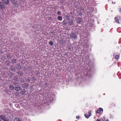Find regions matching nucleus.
<instances>
[{
    "instance_id": "f257e3e1",
    "label": "nucleus",
    "mask_w": 121,
    "mask_h": 121,
    "mask_svg": "<svg viewBox=\"0 0 121 121\" xmlns=\"http://www.w3.org/2000/svg\"><path fill=\"white\" fill-rule=\"evenodd\" d=\"M91 115V111H89L88 113L85 114V116L86 118H88Z\"/></svg>"
},
{
    "instance_id": "f03ea898",
    "label": "nucleus",
    "mask_w": 121,
    "mask_h": 121,
    "mask_svg": "<svg viewBox=\"0 0 121 121\" xmlns=\"http://www.w3.org/2000/svg\"><path fill=\"white\" fill-rule=\"evenodd\" d=\"M71 38L73 40L75 41L76 40V38L77 37V36L75 34H71Z\"/></svg>"
},
{
    "instance_id": "7ed1b4c3",
    "label": "nucleus",
    "mask_w": 121,
    "mask_h": 121,
    "mask_svg": "<svg viewBox=\"0 0 121 121\" xmlns=\"http://www.w3.org/2000/svg\"><path fill=\"white\" fill-rule=\"evenodd\" d=\"M0 118L4 121H6L7 120V119L4 115L0 116Z\"/></svg>"
},
{
    "instance_id": "20e7f679",
    "label": "nucleus",
    "mask_w": 121,
    "mask_h": 121,
    "mask_svg": "<svg viewBox=\"0 0 121 121\" xmlns=\"http://www.w3.org/2000/svg\"><path fill=\"white\" fill-rule=\"evenodd\" d=\"M5 7V5L3 3L1 2H0V8L2 9H4Z\"/></svg>"
},
{
    "instance_id": "39448f33",
    "label": "nucleus",
    "mask_w": 121,
    "mask_h": 121,
    "mask_svg": "<svg viewBox=\"0 0 121 121\" xmlns=\"http://www.w3.org/2000/svg\"><path fill=\"white\" fill-rule=\"evenodd\" d=\"M26 91L24 89L21 90L20 91V93L22 95H24Z\"/></svg>"
},
{
    "instance_id": "423d86ee",
    "label": "nucleus",
    "mask_w": 121,
    "mask_h": 121,
    "mask_svg": "<svg viewBox=\"0 0 121 121\" xmlns=\"http://www.w3.org/2000/svg\"><path fill=\"white\" fill-rule=\"evenodd\" d=\"M73 22L72 20H70L69 21V24L70 25H71L73 24Z\"/></svg>"
},
{
    "instance_id": "0eeeda50",
    "label": "nucleus",
    "mask_w": 121,
    "mask_h": 121,
    "mask_svg": "<svg viewBox=\"0 0 121 121\" xmlns=\"http://www.w3.org/2000/svg\"><path fill=\"white\" fill-rule=\"evenodd\" d=\"M15 90L16 91H19L20 90L21 88L20 86H18L17 87H15Z\"/></svg>"
},
{
    "instance_id": "6e6552de",
    "label": "nucleus",
    "mask_w": 121,
    "mask_h": 121,
    "mask_svg": "<svg viewBox=\"0 0 121 121\" xmlns=\"http://www.w3.org/2000/svg\"><path fill=\"white\" fill-rule=\"evenodd\" d=\"M117 18L116 17H115V19L116 20L115 22H116L118 23V24H120V23L119 22V20L117 19Z\"/></svg>"
},
{
    "instance_id": "1a4fd4ad",
    "label": "nucleus",
    "mask_w": 121,
    "mask_h": 121,
    "mask_svg": "<svg viewBox=\"0 0 121 121\" xmlns=\"http://www.w3.org/2000/svg\"><path fill=\"white\" fill-rule=\"evenodd\" d=\"M4 3L8 4L9 3L8 0H2Z\"/></svg>"
},
{
    "instance_id": "9d476101",
    "label": "nucleus",
    "mask_w": 121,
    "mask_h": 121,
    "mask_svg": "<svg viewBox=\"0 0 121 121\" xmlns=\"http://www.w3.org/2000/svg\"><path fill=\"white\" fill-rule=\"evenodd\" d=\"M14 121H20V120L19 118L18 117L15 118L14 119Z\"/></svg>"
},
{
    "instance_id": "9b49d317",
    "label": "nucleus",
    "mask_w": 121,
    "mask_h": 121,
    "mask_svg": "<svg viewBox=\"0 0 121 121\" xmlns=\"http://www.w3.org/2000/svg\"><path fill=\"white\" fill-rule=\"evenodd\" d=\"M57 19L60 21H61L62 20V18L60 16H58L57 17Z\"/></svg>"
},
{
    "instance_id": "f8f14e48",
    "label": "nucleus",
    "mask_w": 121,
    "mask_h": 121,
    "mask_svg": "<svg viewBox=\"0 0 121 121\" xmlns=\"http://www.w3.org/2000/svg\"><path fill=\"white\" fill-rule=\"evenodd\" d=\"M9 88L11 90H13L14 89V86H13L11 85L10 86Z\"/></svg>"
},
{
    "instance_id": "ddd939ff",
    "label": "nucleus",
    "mask_w": 121,
    "mask_h": 121,
    "mask_svg": "<svg viewBox=\"0 0 121 121\" xmlns=\"http://www.w3.org/2000/svg\"><path fill=\"white\" fill-rule=\"evenodd\" d=\"M77 22L78 23H80L81 22V18H78L77 19Z\"/></svg>"
},
{
    "instance_id": "4468645a",
    "label": "nucleus",
    "mask_w": 121,
    "mask_h": 121,
    "mask_svg": "<svg viewBox=\"0 0 121 121\" xmlns=\"http://www.w3.org/2000/svg\"><path fill=\"white\" fill-rule=\"evenodd\" d=\"M16 59H13L12 60V62L13 63H13L16 62Z\"/></svg>"
},
{
    "instance_id": "2eb2a0df",
    "label": "nucleus",
    "mask_w": 121,
    "mask_h": 121,
    "mask_svg": "<svg viewBox=\"0 0 121 121\" xmlns=\"http://www.w3.org/2000/svg\"><path fill=\"white\" fill-rule=\"evenodd\" d=\"M11 62L9 61H6V64L7 65H10V64Z\"/></svg>"
},
{
    "instance_id": "dca6fc26",
    "label": "nucleus",
    "mask_w": 121,
    "mask_h": 121,
    "mask_svg": "<svg viewBox=\"0 0 121 121\" xmlns=\"http://www.w3.org/2000/svg\"><path fill=\"white\" fill-rule=\"evenodd\" d=\"M7 57L8 58H10L12 57V56L11 55L9 54L7 55Z\"/></svg>"
},
{
    "instance_id": "f3484780",
    "label": "nucleus",
    "mask_w": 121,
    "mask_h": 121,
    "mask_svg": "<svg viewBox=\"0 0 121 121\" xmlns=\"http://www.w3.org/2000/svg\"><path fill=\"white\" fill-rule=\"evenodd\" d=\"M60 44L63 45L65 43L62 40H61V41H60Z\"/></svg>"
},
{
    "instance_id": "a211bd4d",
    "label": "nucleus",
    "mask_w": 121,
    "mask_h": 121,
    "mask_svg": "<svg viewBox=\"0 0 121 121\" xmlns=\"http://www.w3.org/2000/svg\"><path fill=\"white\" fill-rule=\"evenodd\" d=\"M49 44L51 46H52L53 45V43L52 41H49Z\"/></svg>"
},
{
    "instance_id": "6ab92c4d",
    "label": "nucleus",
    "mask_w": 121,
    "mask_h": 121,
    "mask_svg": "<svg viewBox=\"0 0 121 121\" xmlns=\"http://www.w3.org/2000/svg\"><path fill=\"white\" fill-rule=\"evenodd\" d=\"M115 58L116 59H118L119 58V56L118 55H116L115 56Z\"/></svg>"
},
{
    "instance_id": "aec40b11",
    "label": "nucleus",
    "mask_w": 121,
    "mask_h": 121,
    "mask_svg": "<svg viewBox=\"0 0 121 121\" xmlns=\"http://www.w3.org/2000/svg\"><path fill=\"white\" fill-rule=\"evenodd\" d=\"M19 95V93L18 92H16L15 93V95L17 96H18Z\"/></svg>"
},
{
    "instance_id": "412c9836",
    "label": "nucleus",
    "mask_w": 121,
    "mask_h": 121,
    "mask_svg": "<svg viewBox=\"0 0 121 121\" xmlns=\"http://www.w3.org/2000/svg\"><path fill=\"white\" fill-rule=\"evenodd\" d=\"M100 112L101 111H103V109L101 108H99V109Z\"/></svg>"
},
{
    "instance_id": "4be33fe9",
    "label": "nucleus",
    "mask_w": 121,
    "mask_h": 121,
    "mask_svg": "<svg viewBox=\"0 0 121 121\" xmlns=\"http://www.w3.org/2000/svg\"><path fill=\"white\" fill-rule=\"evenodd\" d=\"M57 13L58 15H60L61 13L60 12V11H58L57 12Z\"/></svg>"
},
{
    "instance_id": "5701e85b",
    "label": "nucleus",
    "mask_w": 121,
    "mask_h": 121,
    "mask_svg": "<svg viewBox=\"0 0 121 121\" xmlns=\"http://www.w3.org/2000/svg\"><path fill=\"white\" fill-rule=\"evenodd\" d=\"M96 112V113H99L100 112L99 109L97 110V111Z\"/></svg>"
},
{
    "instance_id": "b1692460",
    "label": "nucleus",
    "mask_w": 121,
    "mask_h": 121,
    "mask_svg": "<svg viewBox=\"0 0 121 121\" xmlns=\"http://www.w3.org/2000/svg\"><path fill=\"white\" fill-rule=\"evenodd\" d=\"M18 68H17L18 69H20L21 68V66L19 65H18Z\"/></svg>"
},
{
    "instance_id": "393cba45",
    "label": "nucleus",
    "mask_w": 121,
    "mask_h": 121,
    "mask_svg": "<svg viewBox=\"0 0 121 121\" xmlns=\"http://www.w3.org/2000/svg\"><path fill=\"white\" fill-rule=\"evenodd\" d=\"M65 21H64L62 22L63 24V25H65L66 24Z\"/></svg>"
},
{
    "instance_id": "a878e982",
    "label": "nucleus",
    "mask_w": 121,
    "mask_h": 121,
    "mask_svg": "<svg viewBox=\"0 0 121 121\" xmlns=\"http://www.w3.org/2000/svg\"><path fill=\"white\" fill-rule=\"evenodd\" d=\"M76 118L77 119H79V116H77L76 117Z\"/></svg>"
},
{
    "instance_id": "bb28decb",
    "label": "nucleus",
    "mask_w": 121,
    "mask_h": 121,
    "mask_svg": "<svg viewBox=\"0 0 121 121\" xmlns=\"http://www.w3.org/2000/svg\"><path fill=\"white\" fill-rule=\"evenodd\" d=\"M24 85L26 86V87L28 86V85L26 83L24 84Z\"/></svg>"
},
{
    "instance_id": "cd10ccee",
    "label": "nucleus",
    "mask_w": 121,
    "mask_h": 121,
    "mask_svg": "<svg viewBox=\"0 0 121 121\" xmlns=\"http://www.w3.org/2000/svg\"><path fill=\"white\" fill-rule=\"evenodd\" d=\"M110 118H113V116L112 115H111L110 116Z\"/></svg>"
},
{
    "instance_id": "c85d7f7f",
    "label": "nucleus",
    "mask_w": 121,
    "mask_h": 121,
    "mask_svg": "<svg viewBox=\"0 0 121 121\" xmlns=\"http://www.w3.org/2000/svg\"><path fill=\"white\" fill-rule=\"evenodd\" d=\"M119 11L120 12H121V8H120L119 9Z\"/></svg>"
},
{
    "instance_id": "c756f323",
    "label": "nucleus",
    "mask_w": 121,
    "mask_h": 121,
    "mask_svg": "<svg viewBox=\"0 0 121 121\" xmlns=\"http://www.w3.org/2000/svg\"><path fill=\"white\" fill-rule=\"evenodd\" d=\"M96 121H101L99 119H97L96 120Z\"/></svg>"
},
{
    "instance_id": "7c9ffc66",
    "label": "nucleus",
    "mask_w": 121,
    "mask_h": 121,
    "mask_svg": "<svg viewBox=\"0 0 121 121\" xmlns=\"http://www.w3.org/2000/svg\"><path fill=\"white\" fill-rule=\"evenodd\" d=\"M106 121H109V120L108 119H107L106 120Z\"/></svg>"
},
{
    "instance_id": "2f4dec72",
    "label": "nucleus",
    "mask_w": 121,
    "mask_h": 121,
    "mask_svg": "<svg viewBox=\"0 0 121 121\" xmlns=\"http://www.w3.org/2000/svg\"><path fill=\"white\" fill-rule=\"evenodd\" d=\"M28 82H29L30 81V80L29 79H28Z\"/></svg>"
},
{
    "instance_id": "473e14b6",
    "label": "nucleus",
    "mask_w": 121,
    "mask_h": 121,
    "mask_svg": "<svg viewBox=\"0 0 121 121\" xmlns=\"http://www.w3.org/2000/svg\"><path fill=\"white\" fill-rule=\"evenodd\" d=\"M34 1H35L36 0H33Z\"/></svg>"
},
{
    "instance_id": "72a5a7b5",
    "label": "nucleus",
    "mask_w": 121,
    "mask_h": 121,
    "mask_svg": "<svg viewBox=\"0 0 121 121\" xmlns=\"http://www.w3.org/2000/svg\"><path fill=\"white\" fill-rule=\"evenodd\" d=\"M0 121H1V120H0Z\"/></svg>"
}]
</instances>
